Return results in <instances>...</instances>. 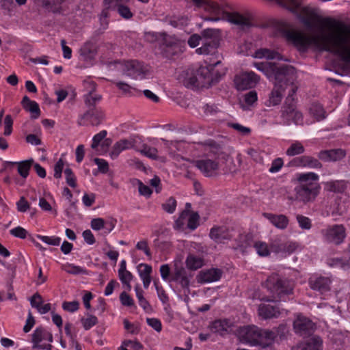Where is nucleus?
<instances>
[{
    "label": "nucleus",
    "mask_w": 350,
    "mask_h": 350,
    "mask_svg": "<svg viewBox=\"0 0 350 350\" xmlns=\"http://www.w3.org/2000/svg\"><path fill=\"white\" fill-rule=\"evenodd\" d=\"M133 148H135V146L131 141L128 139H121L116 142L113 145L109 154L110 157L112 159H116L118 157L122 151Z\"/></svg>",
    "instance_id": "cd10ccee"
},
{
    "label": "nucleus",
    "mask_w": 350,
    "mask_h": 350,
    "mask_svg": "<svg viewBox=\"0 0 350 350\" xmlns=\"http://www.w3.org/2000/svg\"><path fill=\"white\" fill-rule=\"evenodd\" d=\"M263 286L270 295L267 301H285L286 297L293 294L295 285L293 281L273 273L267 278Z\"/></svg>",
    "instance_id": "20e7f679"
},
{
    "label": "nucleus",
    "mask_w": 350,
    "mask_h": 350,
    "mask_svg": "<svg viewBox=\"0 0 350 350\" xmlns=\"http://www.w3.org/2000/svg\"><path fill=\"white\" fill-rule=\"evenodd\" d=\"M184 83L185 86L187 88H198L200 86H203V81H200L196 73L189 77L186 78Z\"/></svg>",
    "instance_id": "49530a36"
},
{
    "label": "nucleus",
    "mask_w": 350,
    "mask_h": 350,
    "mask_svg": "<svg viewBox=\"0 0 350 350\" xmlns=\"http://www.w3.org/2000/svg\"><path fill=\"white\" fill-rule=\"evenodd\" d=\"M187 267L189 269L196 270L203 266V260L194 255H189L186 260Z\"/></svg>",
    "instance_id": "4c0bfd02"
},
{
    "label": "nucleus",
    "mask_w": 350,
    "mask_h": 350,
    "mask_svg": "<svg viewBox=\"0 0 350 350\" xmlns=\"http://www.w3.org/2000/svg\"><path fill=\"white\" fill-rule=\"evenodd\" d=\"M209 237L216 243L224 244L230 241L233 235L232 230L225 226H214L211 228Z\"/></svg>",
    "instance_id": "f8f14e48"
},
{
    "label": "nucleus",
    "mask_w": 350,
    "mask_h": 350,
    "mask_svg": "<svg viewBox=\"0 0 350 350\" xmlns=\"http://www.w3.org/2000/svg\"><path fill=\"white\" fill-rule=\"evenodd\" d=\"M305 148L299 142H295L286 150V154L289 157H293L304 153Z\"/></svg>",
    "instance_id": "58836bf2"
},
{
    "label": "nucleus",
    "mask_w": 350,
    "mask_h": 350,
    "mask_svg": "<svg viewBox=\"0 0 350 350\" xmlns=\"http://www.w3.org/2000/svg\"><path fill=\"white\" fill-rule=\"evenodd\" d=\"M296 219L299 226L303 230H310L312 228V222L309 217L301 214L296 215Z\"/></svg>",
    "instance_id": "a18cd8bd"
},
{
    "label": "nucleus",
    "mask_w": 350,
    "mask_h": 350,
    "mask_svg": "<svg viewBox=\"0 0 350 350\" xmlns=\"http://www.w3.org/2000/svg\"><path fill=\"white\" fill-rule=\"evenodd\" d=\"M64 174L66 176V180L67 184L71 187H76L77 183H76V177L72 172V170L70 168H66L64 170Z\"/></svg>",
    "instance_id": "4d7b16f0"
},
{
    "label": "nucleus",
    "mask_w": 350,
    "mask_h": 350,
    "mask_svg": "<svg viewBox=\"0 0 350 350\" xmlns=\"http://www.w3.org/2000/svg\"><path fill=\"white\" fill-rule=\"evenodd\" d=\"M289 165L291 166L308 167L310 168H321L322 167L321 163L317 159L308 155H304L294 159L290 162Z\"/></svg>",
    "instance_id": "aec40b11"
},
{
    "label": "nucleus",
    "mask_w": 350,
    "mask_h": 350,
    "mask_svg": "<svg viewBox=\"0 0 350 350\" xmlns=\"http://www.w3.org/2000/svg\"><path fill=\"white\" fill-rule=\"evenodd\" d=\"M254 66L264 73L270 80L281 81L285 77L288 79L293 77L294 67L290 65L278 66L274 63L268 62L254 63Z\"/></svg>",
    "instance_id": "423d86ee"
},
{
    "label": "nucleus",
    "mask_w": 350,
    "mask_h": 350,
    "mask_svg": "<svg viewBox=\"0 0 350 350\" xmlns=\"http://www.w3.org/2000/svg\"><path fill=\"white\" fill-rule=\"evenodd\" d=\"M204 40L202 42V46L196 49L199 54L208 55L212 53L217 47V42L211 40L213 31L211 29H206L202 31Z\"/></svg>",
    "instance_id": "dca6fc26"
},
{
    "label": "nucleus",
    "mask_w": 350,
    "mask_h": 350,
    "mask_svg": "<svg viewBox=\"0 0 350 350\" xmlns=\"http://www.w3.org/2000/svg\"><path fill=\"white\" fill-rule=\"evenodd\" d=\"M94 161L98 165V170L101 173L106 174L108 172L109 164L105 160L103 159L95 158Z\"/></svg>",
    "instance_id": "774afa93"
},
{
    "label": "nucleus",
    "mask_w": 350,
    "mask_h": 350,
    "mask_svg": "<svg viewBox=\"0 0 350 350\" xmlns=\"http://www.w3.org/2000/svg\"><path fill=\"white\" fill-rule=\"evenodd\" d=\"M131 0H104L105 5L107 7V8H110V10H114L118 8L119 5H121L124 3H129Z\"/></svg>",
    "instance_id": "bf43d9fd"
},
{
    "label": "nucleus",
    "mask_w": 350,
    "mask_h": 350,
    "mask_svg": "<svg viewBox=\"0 0 350 350\" xmlns=\"http://www.w3.org/2000/svg\"><path fill=\"white\" fill-rule=\"evenodd\" d=\"M107 133L105 130H103L100 131L98 133L95 135L92 139V143L91 144V148L92 149H96L99 144L103 141L105 138Z\"/></svg>",
    "instance_id": "8fccbe9b"
},
{
    "label": "nucleus",
    "mask_w": 350,
    "mask_h": 350,
    "mask_svg": "<svg viewBox=\"0 0 350 350\" xmlns=\"http://www.w3.org/2000/svg\"><path fill=\"white\" fill-rule=\"evenodd\" d=\"M137 151L140 152L144 155L151 158V159H157V150L154 147H150L147 144H142L140 148H134Z\"/></svg>",
    "instance_id": "a19ab883"
},
{
    "label": "nucleus",
    "mask_w": 350,
    "mask_h": 350,
    "mask_svg": "<svg viewBox=\"0 0 350 350\" xmlns=\"http://www.w3.org/2000/svg\"><path fill=\"white\" fill-rule=\"evenodd\" d=\"M254 247L258 255L261 256H267L269 254V250L267 245L264 242H256L254 244Z\"/></svg>",
    "instance_id": "864d4df0"
},
{
    "label": "nucleus",
    "mask_w": 350,
    "mask_h": 350,
    "mask_svg": "<svg viewBox=\"0 0 350 350\" xmlns=\"http://www.w3.org/2000/svg\"><path fill=\"white\" fill-rule=\"evenodd\" d=\"M33 163V159H29L21 162H9L8 163L11 165H17L18 174L23 178H26L29 175V171Z\"/></svg>",
    "instance_id": "7c9ffc66"
},
{
    "label": "nucleus",
    "mask_w": 350,
    "mask_h": 350,
    "mask_svg": "<svg viewBox=\"0 0 350 350\" xmlns=\"http://www.w3.org/2000/svg\"><path fill=\"white\" fill-rule=\"evenodd\" d=\"M146 322L149 326L152 327L156 332H160L162 329L161 322L159 319L147 318Z\"/></svg>",
    "instance_id": "338daca9"
},
{
    "label": "nucleus",
    "mask_w": 350,
    "mask_h": 350,
    "mask_svg": "<svg viewBox=\"0 0 350 350\" xmlns=\"http://www.w3.org/2000/svg\"><path fill=\"white\" fill-rule=\"evenodd\" d=\"M194 5L202 8L204 10L217 16L215 20L221 18H226L229 22L241 27H249L251 25L250 18L237 12H226L217 3L208 0H191Z\"/></svg>",
    "instance_id": "39448f33"
},
{
    "label": "nucleus",
    "mask_w": 350,
    "mask_h": 350,
    "mask_svg": "<svg viewBox=\"0 0 350 350\" xmlns=\"http://www.w3.org/2000/svg\"><path fill=\"white\" fill-rule=\"evenodd\" d=\"M79 303L77 301H64L62 304V308L64 310L74 312L79 309Z\"/></svg>",
    "instance_id": "680f3d73"
},
{
    "label": "nucleus",
    "mask_w": 350,
    "mask_h": 350,
    "mask_svg": "<svg viewBox=\"0 0 350 350\" xmlns=\"http://www.w3.org/2000/svg\"><path fill=\"white\" fill-rule=\"evenodd\" d=\"M39 239L51 245H59L61 241V239L57 237L39 236Z\"/></svg>",
    "instance_id": "69168bd1"
},
{
    "label": "nucleus",
    "mask_w": 350,
    "mask_h": 350,
    "mask_svg": "<svg viewBox=\"0 0 350 350\" xmlns=\"http://www.w3.org/2000/svg\"><path fill=\"white\" fill-rule=\"evenodd\" d=\"M176 207V200L174 197L169 198L165 203L162 204L163 209L168 213H173Z\"/></svg>",
    "instance_id": "de8ad7c7"
},
{
    "label": "nucleus",
    "mask_w": 350,
    "mask_h": 350,
    "mask_svg": "<svg viewBox=\"0 0 350 350\" xmlns=\"http://www.w3.org/2000/svg\"><path fill=\"white\" fill-rule=\"evenodd\" d=\"M260 81V77L254 72H245L235 76L234 82L238 90L254 88Z\"/></svg>",
    "instance_id": "9b49d317"
},
{
    "label": "nucleus",
    "mask_w": 350,
    "mask_h": 350,
    "mask_svg": "<svg viewBox=\"0 0 350 350\" xmlns=\"http://www.w3.org/2000/svg\"><path fill=\"white\" fill-rule=\"evenodd\" d=\"M189 215L187 227L193 230L198 226L199 215L197 213H189Z\"/></svg>",
    "instance_id": "6e6d98bb"
},
{
    "label": "nucleus",
    "mask_w": 350,
    "mask_h": 350,
    "mask_svg": "<svg viewBox=\"0 0 350 350\" xmlns=\"http://www.w3.org/2000/svg\"><path fill=\"white\" fill-rule=\"evenodd\" d=\"M258 314L262 318L267 319L278 317L280 312L278 307L270 304H262L258 308Z\"/></svg>",
    "instance_id": "bb28decb"
},
{
    "label": "nucleus",
    "mask_w": 350,
    "mask_h": 350,
    "mask_svg": "<svg viewBox=\"0 0 350 350\" xmlns=\"http://www.w3.org/2000/svg\"><path fill=\"white\" fill-rule=\"evenodd\" d=\"M24 109L31 113L32 118L36 119L40 115L39 105L36 101L33 100L29 105H28Z\"/></svg>",
    "instance_id": "09e8293b"
},
{
    "label": "nucleus",
    "mask_w": 350,
    "mask_h": 350,
    "mask_svg": "<svg viewBox=\"0 0 350 350\" xmlns=\"http://www.w3.org/2000/svg\"><path fill=\"white\" fill-rule=\"evenodd\" d=\"M81 323L85 330L90 329L92 327L96 325L98 319L94 315H89L86 319H81Z\"/></svg>",
    "instance_id": "3c124183"
},
{
    "label": "nucleus",
    "mask_w": 350,
    "mask_h": 350,
    "mask_svg": "<svg viewBox=\"0 0 350 350\" xmlns=\"http://www.w3.org/2000/svg\"><path fill=\"white\" fill-rule=\"evenodd\" d=\"M44 341L53 342V335L42 327H37L32 334L31 342L33 343V349H36L42 345V342Z\"/></svg>",
    "instance_id": "a211bd4d"
},
{
    "label": "nucleus",
    "mask_w": 350,
    "mask_h": 350,
    "mask_svg": "<svg viewBox=\"0 0 350 350\" xmlns=\"http://www.w3.org/2000/svg\"><path fill=\"white\" fill-rule=\"evenodd\" d=\"M195 166L207 177L216 176L219 170V163L210 159L198 160Z\"/></svg>",
    "instance_id": "4468645a"
},
{
    "label": "nucleus",
    "mask_w": 350,
    "mask_h": 350,
    "mask_svg": "<svg viewBox=\"0 0 350 350\" xmlns=\"http://www.w3.org/2000/svg\"><path fill=\"white\" fill-rule=\"evenodd\" d=\"M12 124H13V120L12 118V116L10 115H7L5 117L4 119V125H5V129H4V135L9 136L11 135L12 131Z\"/></svg>",
    "instance_id": "0e129e2a"
},
{
    "label": "nucleus",
    "mask_w": 350,
    "mask_h": 350,
    "mask_svg": "<svg viewBox=\"0 0 350 350\" xmlns=\"http://www.w3.org/2000/svg\"><path fill=\"white\" fill-rule=\"evenodd\" d=\"M318 180L319 176L314 172L299 174V184L294 189L295 200L304 204L314 201L321 189Z\"/></svg>",
    "instance_id": "f03ea898"
},
{
    "label": "nucleus",
    "mask_w": 350,
    "mask_h": 350,
    "mask_svg": "<svg viewBox=\"0 0 350 350\" xmlns=\"http://www.w3.org/2000/svg\"><path fill=\"white\" fill-rule=\"evenodd\" d=\"M138 273L140 278H151L152 267L148 264L141 263L137 267Z\"/></svg>",
    "instance_id": "37998d69"
},
{
    "label": "nucleus",
    "mask_w": 350,
    "mask_h": 350,
    "mask_svg": "<svg viewBox=\"0 0 350 350\" xmlns=\"http://www.w3.org/2000/svg\"><path fill=\"white\" fill-rule=\"evenodd\" d=\"M113 10H116L119 15L125 20H129L133 16V13L131 10L129 3H124L119 5Z\"/></svg>",
    "instance_id": "79ce46f5"
},
{
    "label": "nucleus",
    "mask_w": 350,
    "mask_h": 350,
    "mask_svg": "<svg viewBox=\"0 0 350 350\" xmlns=\"http://www.w3.org/2000/svg\"><path fill=\"white\" fill-rule=\"evenodd\" d=\"M295 332L300 336H307L312 334L314 324L311 320L302 315H298L293 323Z\"/></svg>",
    "instance_id": "ddd939ff"
},
{
    "label": "nucleus",
    "mask_w": 350,
    "mask_h": 350,
    "mask_svg": "<svg viewBox=\"0 0 350 350\" xmlns=\"http://www.w3.org/2000/svg\"><path fill=\"white\" fill-rule=\"evenodd\" d=\"M204 144L206 147V150L211 153L213 156L215 157L217 159L221 161L230 160V156L228 154L224 152L221 146L213 140H207L205 142Z\"/></svg>",
    "instance_id": "412c9836"
},
{
    "label": "nucleus",
    "mask_w": 350,
    "mask_h": 350,
    "mask_svg": "<svg viewBox=\"0 0 350 350\" xmlns=\"http://www.w3.org/2000/svg\"><path fill=\"white\" fill-rule=\"evenodd\" d=\"M263 216L278 229L284 230L288 226L289 219L285 215L265 213Z\"/></svg>",
    "instance_id": "b1692460"
},
{
    "label": "nucleus",
    "mask_w": 350,
    "mask_h": 350,
    "mask_svg": "<svg viewBox=\"0 0 350 350\" xmlns=\"http://www.w3.org/2000/svg\"><path fill=\"white\" fill-rule=\"evenodd\" d=\"M283 165H284L283 159L280 157L276 158L272 161L271 165L269 170V172L271 173H276L282 169Z\"/></svg>",
    "instance_id": "e2e57ef3"
},
{
    "label": "nucleus",
    "mask_w": 350,
    "mask_h": 350,
    "mask_svg": "<svg viewBox=\"0 0 350 350\" xmlns=\"http://www.w3.org/2000/svg\"><path fill=\"white\" fill-rule=\"evenodd\" d=\"M196 74L199 77L200 81H203V85L205 83H208L211 79V73L209 68L208 67H200L197 71Z\"/></svg>",
    "instance_id": "c03bdc74"
},
{
    "label": "nucleus",
    "mask_w": 350,
    "mask_h": 350,
    "mask_svg": "<svg viewBox=\"0 0 350 350\" xmlns=\"http://www.w3.org/2000/svg\"><path fill=\"white\" fill-rule=\"evenodd\" d=\"M282 82L283 80L275 81L274 87L269 94L267 101L268 106H275L280 103L283 97V92L284 91L283 84H282Z\"/></svg>",
    "instance_id": "4be33fe9"
},
{
    "label": "nucleus",
    "mask_w": 350,
    "mask_h": 350,
    "mask_svg": "<svg viewBox=\"0 0 350 350\" xmlns=\"http://www.w3.org/2000/svg\"><path fill=\"white\" fill-rule=\"evenodd\" d=\"M321 233L325 241L336 245L342 243L347 237L346 228L342 224L329 226L321 230Z\"/></svg>",
    "instance_id": "6e6552de"
},
{
    "label": "nucleus",
    "mask_w": 350,
    "mask_h": 350,
    "mask_svg": "<svg viewBox=\"0 0 350 350\" xmlns=\"http://www.w3.org/2000/svg\"><path fill=\"white\" fill-rule=\"evenodd\" d=\"M273 330L265 329L256 325H247L241 327L239 331L240 338L252 346L269 347L277 336Z\"/></svg>",
    "instance_id": "7ed1b4c3"
},
{
    "label": "nucleus",
    "mask_w": 350,
    "mask_h": 350,
    "mask_svg": "<svg viewBox=\"0 0 350 350\" xmlns=\"http://www.w3.org/2000/svg\"><path fill=\"white\" fill-rule=\"evenodd\" d=\"M306 16H301V23L308 29L314 27V22L321 23L324 27L334 30L337 33H321L309 36L301 32V51L306 50L314 44L321 51H325L339 56L344 62L350 63V46L347 33L349 28L342 22L331 18H321L314 9L304 7L301 9Z\"/></svg>",
    "instance_id": "f257e3e1"
},
{
    "label": "nucleus",
    "mask_w": 350,
    "mask_h": 350,
    "mask_svg": "<svg viewBox=\"0 0 350 350\" xmlns=\"http://www.w3.org/2000/svg\"><path fill=\"white\" fill-rule=\"evenodd\" d=\"M118 64L123 74L132 79H143L148 72L147 67L137 60H129L123 63L119 62Z\"/></svg>",
    "instance_id": "1a4fd4ad"
},
{
    "label": "nucleus",
    "mask_w": 350,
    "mask_h": 350,
    "mask_svg": "<svg viewBox=\"0 0 350 350\" xmlns=\"http://www.w3.org/2000/svg\"><path fill=\"white\" fill-rule=\"evenodd\" d=\"M310 287L321 294L327 293L330 290L331 280L328 277L312 276L308 281Z\"/></svg>",
    "instance_id": "2eb2a0df"
},
{
    "label": "nucleus",
    "mask_w": 350,
    "mask_h": 350,
    "mask_svg": "<svg viewBox=\"0 0 350 350\" xmlns=\"http://www.w3.org/2000/svg\"><path fill=\"white\" fill-rule=\"evenodd\" d=\"M84 85L88 92L84 96L85 103L88 107L93 108L101 100V96L95 92L96 85L94 81H85Z\"/></svg>",
    "instance_id": "f3484780"
},
{
    "label": "nucleus",
    "mask_w": 350,
    "mask_h": 350,
    "mask_svg": "<svg viewBox=\"0 0 350 350\" xmlns=\"http://www.w3.org/2000/svg\"><path fill=\"white\" fill-rule=\"evenodd\" d=\"M291 350H322V340L319 337H314L308 342L298 344Z\"/></svg>",
    "instance_id": "c85d7f7f"
},
{
    "label": "nucleus",
    "mask_w": 350,
    "mask_h": 350,
    "mask_svg": "<svg viewBox=\"0 0 350 350\" xmlns=\"http://www.w3.org/2000/svg\"><path fill=\"white\" fill-rule=\"evenodd\" d=\"M280 113L282 122L284 125H290L292 123L295 125L303 124V115L297 109L295 100H292L290 98L285 99Z\"/></svg>",
    "instance_id": "0eeeda50"
},
{
    "label": "nucleus",
    "mask_w": 350,
    "mask_h": 350,
    "mask_svg": "<svg viewBox=\"0 0 350 350\" xmlns=\"http://www.w3.org/2000/svg\"><path fill=\"white\" fill-rule=\"evenodd\" d=\"M347 186L342 180H332L325 183V189L329 192L343 193Z\"/></svg>",
    "instance_id": "c756f323"
},
{
    "label": "nucleus",
    "mask_w": 350,
    "mask_h": 350,
    "mask_svg": "<svg viewBox=\"0 0 350 350\" xmlns=\"http://www.w3.org/2000/svg\"><path fill=\"white\" fill-rule=\"evenodd\" d=\"M143 345L137 340H125L118 347V350H142Z\"/></svg>",
    "instance_id": "e433bc0d"
},
{
    "label": "nucleus",
    "mask_w": 350,
    "mask_h": 350,
    "mask_svg": "<svg viewBox=\"0 0 350 350\" xmlns=\"http://www.w3.org/2000/svg\"><path fill=\"white\" fill-rule=\"evenodd\" d=\"M345 156V150L341 148L321 150L318 154L319 159L325 162L340 161Z\"/></svg>",
    "instance_id": "6ab92c4d"
},
{
    "label": "nucleus",
    "mask_w": 350,
    "mask_h": 350,
    "mask_svg": "<svg viewBox=\"0 0 350 350\" xmlns=\"http://www.w3.org/2000/svg\"><path fill=\"white\" fill-rule=\"evenodd\" d=\"M239 242L237 246L242 250H244L251 245V237L248 234H240L239 237Z\"/></svg>",
    "instance_id": "5fc2aeb1"
},
{
    "label": "nucleus",
    "mask_w": 350,
    "mask_h": 350,
    "mask_svg": "<svg viewBox=\"0 0 350 350\" xmlns=\"http://www.w3.org/2000/svg\"><path fill=\"white\" fill-rule=\"evenodd\" d=\"M136 248L138 250L143 251L144 254L148 257L149 259L152 258V254L148 245L147 240H142L136 244Z\"/></svg>",
    "instance_id": "13d9d810"
},
{
    "label": "nucleus",
    "mask_w": 350,
    "mask_h": 350,
    "mask_svg": "<svg viewBox=\"0 0 350 350\" xmlns=\"http://www.w3.org/2000/svg\"><path fill=\"white\" fill-rule=\"evenodd\" d=\"M255 57L256 58H267L268 59H281V55L278 52L271 51L267 49H260L255 52Z\"/></svg>",
    "instance_id": "72a5a7b5"
},
{
    "label": "nucleus",
    "mask_w": 350,
    "mask_h": 350,
    "mask_svg": "<svg viewBox=\"0 0 350 350\" xmlns=\"http://www.w3.org/2000/svg\"><path fill=\"white\" fill-rule=\"evenodd\" d=\"M42 5L55 12L57 10L58 7L62 4L64 0H41Z\"/></svg>",
    "instance_id": "603ef678"
},
{
    "label": "nucleus",
    "mask_w": 350,
    "mask_h": 350,
    "mask_svg": "<svg viewBox=\"0 0 350 350\" xmlns=\"http://www.w3.org/2000/svg\"><path fill=\"white\" fill-rule=\"evenodd\" d=\"M295 70L294 69V74H293V77L289 79H288L287 77H285L283 79V82L282 83V84H283V87L284 88V90L286 88L289 89L288 94V96L286 98V99H288L290 98L292 100H295L294 95L296 94L297 90V87L293 83V81L294 80V78H295Z\"/></svg>",
    "instance_id": "2f4dec72"
},
{
    "label": "nucleus",
    "mask_w": 350,
    "mask_h": 350,
    "mask_svg": "<svg viewBox=\"0 0 350 350\" xmlns=\"http://www.w3.org/2000/svg\"><path fill=\"white\" fill-rule=\"evenodd\" d=\"M105 117V113L101 109L90 108L79 117L78 124L96 126L102 123Z\"/></svg>",
    "instance_id": "9d476101"
},
{
    "label": "nucleus",
    "mask_w": 350,
    "mask_h": 350,
    "mask_svg": "<svg viewBox=\"0 0 350 350\" xmlns=\"http://www.w3.org/2000/svg\"><path fill=\"white\" fill-rule=\"evenodd\" d=\"M327 265L330 267H338L344 270L350 269V265L345 255L340 258L337 257L329 258L327 260Z\"/></svg>",
    "instance_id": "473e14b6"
},
{
    "label": "nucleus",
    "mask_w": 350,
    "mask_h": 350,
    "mask_svg": "<svg viewBox=\"0 0 350 350\" xmlns=\"http://www.w3.org/2000/svg\"><path fill=\"white\" fill-rule=\"evenodd\" d=\"M309 111L317 121L325 118V111L323 106L319 103H312L310 107Z\"/></svg>",
    "instance_id": "f704fd0d"
},
{
    "label": "nucleus",
    "mask_w": 350,
    "mask_h": 350,
    "mask_svg": "<svg viewBox=\"0 0 350 350\" xmlns=\"http://www.w3.org/2000/svg\"><path fill=\"white\" fill-rule=\"evenodd\" d=\"M135 291L136 293V297L139 301V304L144 310L148 311L150 309V305L146 299L144 297L143 290L138 285H137L135 287Z\"/></svg>",
    "instance_id": "ea45409f"
},
{
    "label": "nucleus",
    "mask_w": 350,
    "mask_h": 350,
    "mask_svg": "<svg viewBox=\"0 0 350 350\" xmlns=\"http://www.w3.org/2000/svg\"><path fill=\"white\" fill-rule=\"evenodd\" d=\"M171 280L179 284L182 288H188L189 286L190 280L186 270L183 267H176Z\"/></svg>",
    "instance_id": "393cba45"
},
{
    "label": "nucleus",
    "mask_w": 350,
    "mask_h": 350,
    "mask_svg": "<svg viewBox=\"0 0 350 350\" xmlns=\"http://www.w3.org/2000/svg\"><path fill=\"white\" fill-rule=\"evenodd\" d=\"M258 99L257 93L255 90H251L243 96V103H241L243 110L248 109L250 106L254 105Z\"/></svg>",
    "instance_id": "c9c22d12"
},
{
    "label": "nucleus",
    "mask_w": 350,
    "mask_h": 350,
    "mask_svg": "<svg viewBox=\"0 0 350 350\" xmlns=\"http://www.w3.org/2000/svg\"><path fill=\"white\" fill-rule=\"evenodd\" d=\"M232 323L228 319H217L213 322L211 329L215 332L224 336L231 331Z\"/></svg>",
    "instance_id": "a878e982"
},
{
    "label": "nucleus",
    "mask_w": 350,
    "mask_h": 350,
    "mask_svg": "<svg viewBox=\"0 0 350 350\" xmlns=\"http://www.w3.org/2000/svg\"><path fill=\"white\" fill-rule=\"evenodd\" d=\"M222 271L219 269H210L201 271L198 275L200 283H208L218 281L221 277Z\"/></svg>",
    "instance_id": "5701e85b"
},
{
    "label": "nucleus",
    "mask_w": 350,
    "mask_h": 350,
    "mask_svg": "<svg viewBox=\"0 0 350 350\" xmlns=\"http://www.w3.org/2000/svg\"><path fill=\"white\" fill-rule=\"evenodd\" d=\"M121 304L124 306L131 307L134 306L133 299L126 292H122L120 295Z\"/></svg>",
    "instance_id": "052dcab7"
}]
</instances>
